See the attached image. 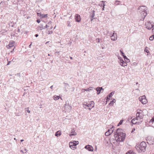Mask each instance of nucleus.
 <instances>
[{"label": "nucleus", "instance_id": "nucleus-30", "mask_svg": "<svg viewBox=\"0 0 154 154\" xmlns=\"http://www.w3.org/2000/svg\"><path fill=\"white\" fill-rule=\"evenodd\" d=\"M111 134L110 132V133L109 131H107L105 133V135L106 136H108Z\"/></svg>", "mask_w": 154, "mask_h": 154}, {"label": "nucleus", "instance_id": "nucleus-60", "mask_svg": "<svg viewBox=\"0 0 154 154\" xmlns=\"http://www.w3.org/2000/svg\"><path fill=\"white\" fill-rule=\"evenodd\" d=\"M56 26H55L54 27V29H55V28Z\"/></svg>", "mask_w": 154, "mask_h": 154}, {"label": "nucleus", "instance_id": "nucleus-56", "mask_svg": "<svg viewBox=\"0 0 154 154\" xmlns=\"http://www.w3.org/2000/svg\"><path fill=\"white\" fill-rule=\"evenodd\" d=\"M18 32H20V29L19 28H18Z\"/></svg>", "mask_w": 154, "mask_h": 154}, {"label": "nucleus", "instance_id": "nucleus-34", "mask_svg": "<svg viewBox=\"0 0 154 154\" xmlns=\"http://www.w3.org/2000/svg\"><path fill=\"white\" fill-rule=\"evenodd\" d=\"M120 2L119 1H116L115 2V4L116 5H118L119 4Z\"/></svg>", "mask_w": 154, "mask_h": 154}, {"label": "nucleus", "instance_id": "nucleus-49", "mask_svg": "<svg viewBox=\"0 0 154 154\" xmlns=\"http://www.w3.org/2000/svg\"><path fill=\"white\" fill-rule=\"evenodd\" d=\"M53 85H52L51 86L50 88L51 89H52L53 88Z\"/></svg>", "mask_w": 154, "mask_h": 154}, {"label": "nucleus", "instance_id": "nucleus-59", "mask_svg": "<svg viewBox=\"0 0 154 154\" xmlns=\"http://www.w3.org/2000/svg\"><path fill=\"white\" fill-rule=\"evenodd\" d=\"M48 42H47L45 43V44H47V43H48Z\"/></svg>", "mask_w": 154, "mask_h": 154}, {"label": "nucleus", "instance_id": "nucleus-48", "mask_svg": "<svg viewBox=\"0 0 154 154\" xmlns=\"http://www.w3.org/2000/svg\"><path fill=\"white\" fill-rule=\"evenodd\" d=\"M38 34H36L35 35V36L36 37H38Z\"/></svg>", "mask_w": 154, "mask_h": 154}, {"label": "nucleus", "instance_id": "nucleus-19", "mask_svg": "<svg viewBox=\"0 0 154 154\" xmlns=\"http://www.w3.org/2000/svg\"><path fill=\"white\" fill-rule=\"evenodd\" d=\"M71 133L72 134H69V136L70 137H71L72 136L75 135L77 134L75 132L74 129V128H73L72 129L71 131Z\"/></svg>", "mask_w": 154, "mask_h": 154}, {"label": "nucleus", "instance_id": "nucleus-20", "mask_svg": "<svg viewBox=\"0 0 154 154\" xmlns=\"http://www.w3.org/2000/svg\"><path fill=\"white\" fill-rule=\"evenodd\" d=\"M114 94V91L112 92H111L109 95L107 96V99H109V100H110V98L112 97L113 95Z\"/></svg>", "mask_w": 154, "mask_h": 154}, {"label": "nucleus", "instance_id": "nucleus-7", "mask_svg": "<svg viewBox=\"0 0 154 154\" xmlns=\"http://www.w3.org/2000/svg\"><path fill=\"white\" fill-rule=\"evenodd\" d=\"M139 100L143 104H146L147 102V100L146 98V97L145 95H143L142 96L140 97L139 98Z\"/></svg>", "mask_w": 154, "mask_h": 154}, {"label": "nucleus", "instance_id": "nucleus-58", "mask_svg": "<svg viewBox=\"0 0 154 154\" xmlns=\"http://www.w3.org/2000/svg\"><path fill=\"white\" fill-rule=\"evenodd\" d=\"M106 100H107L106 101H108V100H109V99H107H107H106Z\"/></svg>", "mask_w": 154, "mask_h": 154}, {"label": "nucleus", "instance_id": "nucleus-61", "mask_svg": "<svg viewBox=\"0 0 154 154\" xmlns=\"http://www.w3.org/2000/svg\"><path fill=\"white\" fill-rule=\"evenodd\" d=\"M26 149H25V151H26Z\"/></svg>", "mask_w": 154, "mask_h": 154}, {"label": "nucleus", "instance_id": "nucleus-51", "mask_svg": "<svg viewBox=\"0 0 154 154\" xmlns=\"http://www.w3.org/2000/svg\"><path fill=\"white\" fill-rule=\"evenodd\" d=\"M14 48H15V47H14V48L11 51V52H12L14 51Z\"/></svg>", "mask_w": 154, "mask_h": 154}, {"label": "nucleus", "instance_id": "nucleus-47", "mask_svg": "<svg viewBox=\"0 0 154 154\" xmlns=\"http://www.w3.org/2000/svg\"><path fill=\"white\" fill-rule=\"evenodd\" d=\"M32 42H31L30 44L29 45V48H31V46L32 45Z\"/></svg>", "mask_w": 154, "mask_h": 154}, {"label": "nucleus", "instance_id": "nucleus-32", "mask_svg": "<svg viewBox=\"0 0 154 154\" xmlns=\"http://www.w3.org/2000/svg\"><path fill=\"white\" fill-rule=\"evenodd\" d=\"M149 39L151 41H152L154 39V36L152 35L150 37Z\"/></svg>", "mask_w": 154, "mask_h": 154}, {"label": "nucleus", "instance_id": "nucleus-11", "mask_svg": "<svg viewBox=\"0 0 154 154\" xmlns=\"http://www.w3.org/2000/svg\"><path fill=\"white\" fill-rule=\"evenodd\" d=\"M145 26H146V27L149 29H151L154 26V25L153 26V24H152V23L150 22H148L146 23L145 24Z\"/></svg>", "mask_w": 154, "mask_h": 154}, {"label": "nucleus", "instance_id": "nucleus-40", "mask_svg": "<svg viewBox=\"0 0 154 154\" xmlns=\"http://www.w3.org/2000/svg\"><path fill=\"white\" fill-rule=\"evenodd\" d=\"M70 21H67V24H68V26H71V25H70Z\"/></svg>", "mask_w": 154, "mask_h": 154}, {"label": "nucleus", "instance_id": "nucleus-33", "mask_svg": "<svg viewBox=\"0 0 154 154\" xmlns=\"http://www.w3.org/2000/svg\"><path fill=\"white\" fill-rule=\"evenodd\" d=\"M154 122V116L150 120L149 122Z\"/></svg>", "mask_w": 154, "mask_h": 154}, {"label": "nucleus", "instance_id": "nucleus-16", "mask_svg": "<svg viewBox=\"0 0 154 154\" xmlns=\"http://www.w3.org/2000/svg\"><path fill=\"white\" fill-rule=\"evenodd\" d=\"M104 89L102 87H97V94H99L100 93H102L103 92Z\"/></svg>", "mask_w": 154, "mask_h": 154}, {"label": "nucleus", "instance_id": "nucleus-25", "mask_svg": "<svg viewBox=\"0 0 154 154\" xmlns=\"http://www.w3.org/2000/svg\"><path fill=\"white\" fill-rule=\"evenodd\" d=\"M90 104H83V106L86 109H90L89 107L90 106Z\"/></svg>", "mask_w": 154, "mask_h": 154}, {"label": "nucleus", "instance_id": "nucleus-37", "mask_svg": "<svg viewBox=\"0 0 154 154\" xmlns=\"http://www.w3.org/2000/svg\"><path fill=\"white\" fill-rule=\"evenodd\" d=\"M26 111L27 112H28L29 113H30V111L29 110V108L27 107L25 108Z\"/></svg>", "mask_w": 154, "mask_h": 154}, {"label": "nucleus", "instance_id": "nucleus-14", "mask_svg": "<svg viewBox=\"0 0 154 154\" xmlns=\"http://www.w3.org/2000/svg\"><path fill=\"white\" fill-rule=\"evenodd\" d=\"M85 148L90 151L92 152L93 151L94 149L93 147L91 146L90 145L85 146Z\"/></svg>", "mask_w": 154, "mask_h": 154}, {"label": "nucleus", "instance_id": "nucleus-42", "mask_svg": "<svg viewBox=\"0 0 154 154\" xmlns=\"http://www.w3.org/2000/svg\"><path fill=\"white\" fill-rule=\"evenodd\" d=\"M118 59L119 60V61H121V60H123L122 58L121 57H118Z\"/></svg>", "mask_w": 154, "mask_h": 154}, {"label": "nucleus", "instance_id": "nucleus-36", "mask_svg": "<svg viewBox=\"0 0 154 154\" xmlns=\"http://www.w3.org/2000/svg\"><path fill=\"white\" fill-rule=\"evenodd\" d=\"M90 105L92 107L94 106V103L93 102H91V103H90Z\"/></svg>", "mask_w": 154, "mask_h": 154}, {"label": "nucleus", "instance_id": "nucleus-18", "mask_svg": "<svg viewBox=\"0 0 154 154\" xmlns=\"http://www.w3.org/2000/svg\"><path fill=\"white\" fill-rule=\"evenodd\" d=\"M119 62L120 63V65L122 66H127V62L125 61H124L123 60H122L121 61H119Z\"/></svg>", "mask_w": 154, "mask_h": 154}, {"label": "nucleus", "instance_id": "nucleus-22", "mask_svg": "<svg viewBox=\"0 0 154 154\" xmlns=\"http://www.w3.org/2000/svg\"><path fill=\"white\" fill-rule=\"evenodd\" d=\"M114 130V128L113 126H112V128H111L109 129H108L107 131H109V132H110V134H112L113 133V131Z\"/></svg>", "mask_w": 154, "mask_h": 154}, {"label": "nucleus", "instance_id": "nucleus-21", "mask_svg": "<svg viewBox=\"0 0 154 154\" xmlns=\"http://www.w3.org/2000/svg\"><path fill=\"white\" fill-rule=\"evenodd\" d=\"M99 5L100 6V7H103V8H102V10L103 11L104 10V4L103 3V1H102L101 2V3H100Z\"/></svg>", "mask_w": 154, "mask_h": 154}, {"label": "nucleus", "instance_id": "nucleus-12", "mask_svg": "<svg viewBox=\"0 0 154 154\" xmlns=\"http://www.w3.org/2000/svg\"><path fill=\"white\" fill-rule=\"evenodd\" d=\"M15 45V42L13 41H11L9 42V45H7L6 47L8 48L9 49L11 48L14 47Z\"/></svg>", "mask_w": 154, "mask_h": 154}, {"label": "nucleus", "instance_id": "nucleus-62", "mask_svg": "<svg viewBox=\"0 0 154 154\" xmlns=\"http://www.w3.org/2000/svg\"><path fill=\"white\" fill-rule=\"evenodd\" d=\"M14 140H16V138H14Z\"/></svg>", "mask_w": 154, "mask_h": 154}, {"label": "nucleus", "instance_id": "nucleus-9", "mask_svg": "<svg viewBox=\"0 0 154 154\" xmlns=\"http://www.w3.org/2000/svg\"><path fill=\"white\" fill-rule=\"evenodd\" d=\"M45 29L48 28L49 29H51L53 28V26L52 25V22L51 21H49L48 23L47 24H45Z\"/></svg>", "mask_w": 154, "mask_h": 154}, {"label": "nucleus", "instance_id": "nucleus-63", "mask_svg": "<svg viewBox=\"0 0 154 154\" xmlns=\"http://www.w3.org/2000/svg\"><path fill=\"white\" fill-rule=\"evenodd\" d=\"M48 56H50V54H48Z\"/></svg>", "mask_w": 154, "mask_h": 154}, {"label": "nucleus", "instance_id": "nucleus-35", "mask_svg": "<svg viewBox=\"0 0 154 154\" xmlns=\"http://www.w3.org/2000/svg\"><path fill=\"white\" fill-rule=\"evenodd\" d=\"M92 88L91 87H90L88 90H86V89H83V90H84L85 91L88 90V91H90L91 90H92Z\"/></svg>", "mask_w": 154, "mask_h": 154}, {"label": "nucleus", "instance_id": "nucleus-64", "mask_svg": "<svg viewBox=\"0 0 154 154\" xmlns=\"http://www.w3.org/2000/svg\"><path fill=\"white\" fill-rule=\"evenodd\" d=\"M154 36V35H153Z\"/></svg>", "mask_w": 154, "mask_h": 154}, {"label": "nucleus", "instance_id": "nucleus-6", "mask_svg": "<svg viewBox=\"0 0 154 154\" xmlns=\"http://www.w3.org/2000/svg\"><path fill=\"white\" fill-rule=\"evenodd\" d=\"M64 109L65 111L69 112L72 109V107L69 104L68 102H66V103L64 105Z\"/></svg>", "mask_w": 154, "mask_h": 154}, {"label": "nucleus", "instance_id": "nucleus-28", "mask_svg": "<svg viewBox=\"0 0 154 154\" xmlns=\"http://www.w3.org/2000/svg\"><path fill=\"white\" fill-rule=\"evenodd\" d=\"M47 15H48V14H42V15H41V18H44L47 17H48Z\"/></svg>", "mask_w": 154, "mask_h": 154}, {"label": "nucleus", "instance_id": "nucleus-44", "mask_svg": "<svg viewBox=\"0 0 154 154\" xmlns=\"http://www.w3.org/2000/svg\"><path fill=\"white\" fill-rule=\"evenodd\" d=\"M42 14L41 13H37L38 16H39L40 18L41 17V15H42Z\"/></svg>", "mask_w": 154, "mask_h": 154}, {"label": "nucleus", "instance_id": "nucleus-23", "mask_svg": "<svg viewBox=\"0 0 154 154\" xmlns=\"http://www.w3.org/2000/svg\"><path fill=\"white\" fill-rule=\"evenodd\" d=\"M137 121L136 119V118H134L131 121V122L134 124H135L137 123Z\"/></svg>", "mask_w": 154, "mask_h": 154}, {"label": "nucleus", "instance_id": "nucleus-57", "mask_svg": "<svg viewBox=\"0 0 154 154\" xmlns=\"http://www.w3.org/2000/svg\"><path fill=\"white\" fill-rule=\"evenodd\" d=\"M96 149V146H95V151Z\"/></svg>", "mask_w": 154, "mask_h": 154}, {"label": "nucleus", "instance_id": "nucleus-54", "mask_svg": "<svg viewBox=\"0 0 154 154\" xmlns=\"http://www.w3.org/2000/svg\"><path fill=\"white\" fill-rule=\"evenodd\" d=\"M69 58L71 60L72 59V57H71L70 56L69 57Z\"/></svg>", "mask_w": 154, "mask_h": 154}, {"label": "nucleus", "instance_id": "nucleus-41", "mask_svg": "<svg viewBox=\"0 0 154 154\" xmlns=\"http://www.w3.org/2000/svg\"><path fill=\"white\" fill-rule=\"evenodd\" d=\"M122 120L120 121V122L119 123V124H118V125H121L122 123Z\"/></svg>", "mask_w": 154, "mask_h": 154}, {"label": "nucleus", "instance_id": "nucleus-45", "mask_svg": "<svg viewBox=\"0 0 154 154\" xmlns=\"http://www.w3.org/2000/svg\"><path fill=\"white\" fill-rule=\"evenodd\" d=\"M36 21L38 23H39L41 21L39 19H38V20H36Z\"/></svg>", "mask_w": 154, "mask_h": 154}, {"label": "nucleus", "instance_id": "nucleus-17", "mask_svg": "<svg viewBox=\"0 0 154 154\" xmlns=\"http://www.w3.org/2000/svg\"><path fill=\"white\" fill-rule=\"evenodd\" d=\"M75 19L76 21L77 22H79L81 20V17L80 15L78 14H76L75 15Z\"/></svg>", "mask_w": 154, "mask_h": 154}, {"label": "nucleus", "instance_id": "nucleus-39", "mask_svg": "<svg viewBox=\"0 0 154 154\" xmlns=\"http://www.w3.org/2000/svg\"><path fill=\"white\" fill-rule=\"evenodd\" d=\"M53 31H48V34H52Z\"/></svg>", "mask_w": 154, "mask_h": 154}, {"label": "nucleus", "instance_id": "nucleus-8", "mask_svg": "<svg viewBox=\"0 0 154 154\" xmlns=\"http://www.w3.org/2000/svg\"><path fill=\"white\" fill-rule=\"evenodd\" d=\"M111 40L113 41L116 40L117 38V34L115 33V31H113V33L111 32L110 33Z\"/></svg>", "mask_w": 154, "mask_h": 154}, {"label": "nucleus", "instance_id": "nucleus-10", "mask_svg": "<svg viewBox=\"0 0 154 154\" xmlns=\"http://www.w3.org/2000/svg\"><path fill=\"white\" fill-rule=\"evenodd\" d=\"M103 42L101 39L98 38V45L100 46V48H101L102 49H103L104 46L103 45Z\"/></svg>", "mask_w": 154, "mask_h": 154}, {"label": "nucleus", "instance_id": "nucleus-1", "mask_svg": "<svg viewBox=\"0 0 154 154\" xmlns=\"http://www.w3.org/2000/svg\"><path fill=\"white\" fill-rule=\"evenodd\" d=\"M114 136L115 137H118L117 140L118 141L122 142L125 140V134L122 132V129L118 128L114 133Z\"/></svg>", "mask_w": 154, "mask_h": 154}, {"label": "nucleus", "instance_id": "nucleus-5", "mask_svg": "<svg viewBox=\"0 0 154 154\" xmlns=\"http://www.w3.org/2000/svg\"><path fill=\"white\" fill-rule=\"evenodd\" d=\"M78 144L79 142L78 141H74L73 142H70L69 143V147L71 149H74L73 148H76L75 147Z\"/></svg>", "mask_w": 154, "mask_h": 154}, {"label": "nucleus", "instance_id": "nucleus-26", "mask_svg": "<svg viewBox=\"0 0 154 154\" xmlns=\"http://www.w3.org/2000/svg\"><path fill=\"white\" fill-rule=\"evenodd\" d=\"M116 102V100L115 99H114L109 104V105H112V106L113 105V103H115Z\"/></svg>", "mask_w": 154, "mask_h": 154}, {"label": "nucleus", "instance_id": "nucleus-13", "mask_svg": "<svg viewBox=\"0 0 154 154\" xmlns=\"http://www.w3.org/2000/svg\"><path fill=\"white\" fill-rule=\"evenodd\" d=\"M45 23L44 22L43 23H41L39 26L37 28L38 29L42 30L45 29Z\"/></svg>", "mask_w": 154, "mask_h": 154}, {"label": "nucleus", "instance_id": "nucleus-50", "mask_svg": "<svg viewBox=\"0 0 154 154\" xmlns=\"http://www.w3.org/2000/svg\"><path fill=\"white\" fill-rule=\"evenodd\" d=\"M10 63H11V61H9L7 63V65H8L10 64Z\"/></svg>", "mask_w": 154, "mask_h": 154}, {"label": "nucleus", "instance_id": "nucleus-27", "mask_svg": "<svg viewBox=\"0 0 154 154\" xmlns=\"http://www.w3.org/2000/svg\"><path fill=\"white\" fill-rule=\"evenodd\" d=\"M123 57L124 59V60H125V61L126 62L128 63L130 61V60L129 59H128V58H127V57L126 56H124Z\"/></svg>", "mask_w": 154, "mask_h": 154}, {"label": "nucleus", "instance_id": "nucleus-43", "mask_svg": "<svg viewBox=\"0 0 154 154\" xmlns=\"http://www.w3.org/2000/svg\"><path fill=\"white\" fill-rule=\"evenodd\" d=\"M144 51L147 53H148L149 52V51L147 49H145L144 50Z\"/></svg>", "mask_w": 154, "mask_h": 154}, {"label": "nucleus", "instance_id": "nucleus-29", "mask_svg": "<svg viewBox=\"0 0 154 154\" xmlns=\"http://www.w3.org/2000/svg\"><path fill=\"white\" fill-rule=\"evenodd\" d=\"M60 96H54L53 97L54 99L55 100H57L59 99Z\"/></svg>", "mask_w": 154, "mask_h": 154}, {"label": "nucleus", "instance_id": "nucleus-53", "mask_svg": "<svg viewBox=\"0 0 154 154\" xmlns=\"http://www.w3.org/2000/svg\"><path fill=\"white\" fill-rule=\"evenodd\" d=\"M20 152H22L23 153H24V152L22 150H20Z\"/></svg>", "mask_w": 154, "mask_h": 154}, {"label": "nucleus", "instance_id": "nucleus-46", "mask_svg": "<svg viewBox=\"0 0 154 154\" xmlns=\"http://www.w3.org/2000/svg\"><path fill=\"white\" fill-rule=\"evenodd\" d=\"M135 130V128H134L132 130V131H131V133H132Z\"/></svg>", "mask_w": 154, "mask_h": 154}, {"label": "nucleus", "instance_id": "nucleus-38", "mask_svg": "<svg viewBox=\"0 0 154 154\" xmlns=\"http://www.w3.org/2000/svg\"><path fill=\"white\" fill-rule=\"evenodd\" d=\"M120 52H121V53L122 54V55L124 57V56H125L124 55V53L121 50H120Z\"/></svg>", "mask_w": 154, "mask_h": 154}, {"label": "nucleus", "instance_id": "nucleus-3", "mask_svg": "<svg viewBox=\"0 0 154 154\" xmlns=\"http://www.w3.org/2000/svg\"><path fill=\"white\" fill-rule=\"evenodd\" d=\"M137 112L136 114L137 120L139 121L138 123H140L143 121V111L141 110L138 109L137 110Z\"/></svg>", "mask_w": 154, "mask_h": 154}, {"label": "nucleus", "instance_id": "nucleus-2", "mask_svg": "<svg viewBox=\"0 0 154 154\" xmlns=\"http://www.w3.org/2000/svg\"><path fill=\"white\" fill-rule=\"evenodd\" d=\"M147 8L144 6H139L137 9V12L140 14L144 20L145 17L147 15Z\"/></svg>", "mask_w": 154, "mask_h": 154}, {"label": "nucleus", "instance_id": "nucleus-52", "mask_svg": "<svg viewBox=\"0 0 154 154\" xmlns=\"http://www.w3.org/2000/svg\"><path fill=\"white\" fill-rule=\"evenodd\" d=\"M64 84H65V85L66 86V85H69L67 83H64Z\"/></svg>", "mask_w": 154, "mask_h": 154}, {"label": "nucleus", "instance_id": "nucleus-15", "mask_svg": "<svg viewBox=\"0 0 154 154\" xmlns=\"http://www.w3.org/2000/svg\"><path fill=\"white\" fill-rule=\"evenodd\" d=\"M90 16L91 18V21L93 20V18L95 16V11L94 10H91L90 12Z\"/></svg>", "mask_w": 154, "mask_h": 154}, {"label": "nucleus", "instance_id": "nucleus-4", "mask_svg": "<svg viewBox=\"0 0 154 154\" xmlns=\"http://www.w3.org/2000/svg\"><path fill=\"white\" fill-rule=\"evenodd\" d=\"M146 144V143L143 141L140 143L138 146H137V150L140 149L141 151L144 152L145 150Z\"/></svg>", "mask_w": 154, "mask_h": 154}, {"label": "nucleus", "instance_id": "nucleus-24", "mask_svg": "<svg viewBox=\"0 0 154 154\" xmlns=\"http://www.w3.org/2000/svg\"><path fill=\"white\" fill-rule=\"evenodd\" d=\"M61 134V132H60L59 131H57L55 134V135L58 137V136H60Z\"/></svg>", "mask_w": 154, "mask_h": 154}, {"label": "nucleus", "instance_id": "nucleus-55", "mask_svg": "<svg viewBox=\"0 0 154 154\" xmlns=\"http://www.w3.org/2000/svg\"><path fill=\"white\" fill-rule=\"evenodd\" d=\"M23 141H24V140H20V141H21V142H23Z\"/></svg>", "mask_w": 154, "mask_h": 154}, {"label": "nucleus", "instance_id": "nucleus-31", "mask_svg": "<svg viewBox=\"0 0 154 154\" xmlns=\"http://www.w3.org/2000/svg\"><path fill=\"white\" fill-rule=\"evenodd\" d=\"M126 154H136L135 152H134L131 151H129L127 152Z\"/></svg>", "mask_w": 154, "mask_h": 154}]
</instances>
